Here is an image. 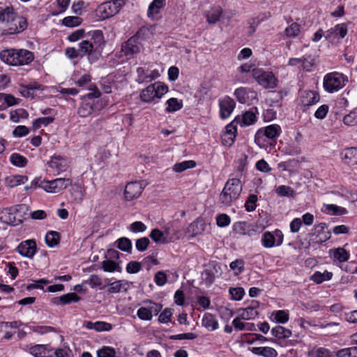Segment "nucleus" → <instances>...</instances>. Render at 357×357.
<instances>
[{
  "label": "nucleus",
  "instance_id": "1",
  "mask_svg": "<svg viewBox=\"0 0 357 357\" xmlns=\"http://www.w3.org/2000/svg\"><path fill=\"white\" fill-rule=\"evenodd\" d=\"M104 44L102 31H93L90 40H83L79 44L81 57L87 56L90 63L96 61L100 56Z\"/></svg>",
  "mask_w": 357,
  "mask_h": 357
},
{
  "label": "nucleus",
  "instance_id": "2",
  "mask_svg": "<svg viewBox=\"0 0 357 357\" xmlns=\"http://www.w3.org/2000/svg\"><path fill=\"white\" fill-rule=\"evenodd\" d=\"M242 190V185L240 179H229L225 184L223 190L220 195V200L222 204L229 206L234 201L238 199Z\"/></svg>",
  "mask_w": 357,
  "mask_h": 357
},
{
  "label": "nucleus",
  "instance_id": "3",
  "mask_svg": "<svg viewBox=\"0 0 357 357\" xmlns=\"http://www.w3.org/2000/svg\"><path fill=\"white\" fill-rule=\"evenodd\" d=\"M168 91V86L160 82H155L143 89L140 93V98L143 102H151L155 99H160Z\"/></svg>",
  "mask_w": 357,
  "mask_h": 357
},
{
  "label": "nucleus",
  "instance_id": "4",
  "mask_svg": "<svg viewBox=\"0 0 357 357\" xmlns=\"http://www.w3.org/2000/svg\"><path fill=\"white\" fill-rule=\"evenodd\" d=\"M125 4L124 0H110L99 5L97 12L100 14V17L107 19L119 13Z\"/></svg>",
  "mask_w": 357,
  "mask_h": 357
},
{
  "label": "nucleus",
  "instance_id": "5",
  "mask_svg": "<svg viewBox=\"0 0 357 357\" xmlns=\"http://www.w3.org/2000/svg\"><path fill=\"white\" fill-rule=\"evenodd\" d=\"M252 77L257 83L265 89H274L277 86L278 79L271 71L262 68L252 70Z\"/></svg>",
  "mask_w": 357,
  "mask_h": 357
},
{
  "label": "nucleus",
  "instance_id": "6",
  "mask_svg": "<svg viewBox=\"0 0 357 357\" xmlns=\"http://www.w3.org/2000/svg\"><path fill=\"white\" fill-rule=\"evenodd\" d=\"M344 76L338 73H331L325 75L324 87L328 92L337 91L345 85Z\"/></svg>",
  "mask_w": 357,
  "mask_h": 357
},
{
  "label": "nucleus",
  "instance_id": "7",
  "mask_svg": "<svg viewBox=\"0 0 357 357\" xmlns=\"http://www.w3.org/2000/svg\"><path fill=\"white\" fill-rule=\"evenodd\" d=\"M71 183L72 181L70 178H59L52 181H41L40 186L47 192L58 193Z\"/></svg>",
  "mask_w": 357,
  "mask_h": 357
},
{
  "label": "nucleus",
  "instance_id": "8",
  "mask_svg": "<svg viewBox=\"0 0 357 357\" xmlns=\"http://www.w3.org/2000/svg\"><path fill=\"white\" fill-rule=\"evenodd\" d=\"M283 234L279 229H275L273 232L265 231L261 237V243L266 248L280 246L283 242Z\"/></svg>",
  "mask_w": 357,
  "mask_h": 357
},
{
  "label": "nucleus",
  "instance_id": "9",
  "mask_svg": "<svg viewBox=\"0 0 357 357\" xmlns=\"http://www.w3.org/2000/svg\"><path fill=\"white\" fill-rule=\"evenodd\" d=\"M141 45L138 42V36H133L121 45V52L129 58L133 57L140 52Z\"/></svg>",
  "mask_w": 357,
  "mask_h": 357
},
{
  "label": "nucleus",
  "instance_id": "10",
  "mask_svg": "<svg viewBox=\"0 0 357 357\" xmlns=\"http://www.w3.org/2000/svg\"><path fill=\"white\" fill-rule=\"evenodd\" d=\"M280 132L281 128L280 126L277 124H273L266 126L264 130H258L255 135V141L258 145L260 146L261 139L264 136H266L270 139H275L280 135Z\"/></svg>",
  "mask_w": 357,
  "mask_h": 357
},
{
  "label": "nucleus",
  "instance_id": "11",
  "mask_svg": "<svg viewBox=\"0 0 357 357\" xmlns=\"http://www.w3.org/2000/svg\"><path fill=\"white\" fill-rule=\"evenodd\" d=\"M27 20L23 16L18 15L15 12L11 21L9 22L8 29L10 33H20L27 28Z\"/></svg>",
  "mask_w": 357,
  "mask_h": 357
},
{
  "label": "nucleus",
  "instance_id": "12",
  "mask_svg": "<svg viewBox=\"0 0 357 357\" xmlns=\"http://www.w3.org/2000/svg\"><path fill=\"white\" fill-rule=\"evenodd\" d=\"M17 250L21 255L32 259L37 251L36 243L34 240H26L17 246Z\"/></svg>",
  "mask_w": 357,
  "mask_h": 357
},
{
  "label": "nucleus",
  "instance_id": "13",
  "mask_svg": "<svg viewBox=\"0 0 357 357\" xmlns=\"http://www.w3.org/2000/svg\"><path fill=\"white\" fill-rule=\"evenodd\" d=\"M142 185L137 182L128 183L125 188L124 195L127 201H132L134 199L139 197L142 192Z\"/></svg>",
  "mask_w": 357,
  "mask_h": 357
},
{
  "label": "nucleus",
  "instance_id": "14",
  "mask_svg": "<svg viewBox=\"0 0 357 357\" xmlns=\"http://www.w3.org/2000/svg\"><path fill=\"white\" fill-rule=\"evenodd\" d=\"M48 166L56 170L58 174L65 172L69 167V161L61 155H54L47 162Z\"/></svg>",
  "mask_w": 357,
  "mask_h": 357
},
{
  "label": "nucleus",
  "instance_id": "15",
  "mask_svg": "<svg viewBox=\"0 0 357 357\" xmlns=\"http://www.w3.org/2000/svg\"><path fill=\"white\" fill-rule=\"evenodd\" d=\"M234 96L241 103H248L250 99H256L257 93L255 91L245 87H240L235 90Z\"/></svg>",
  "mask_w": 357,
  "mask_h": 357
},
{
  "label": "nucleus",
  "instance_id": "16",
  "mask_svg": "<svg viewBox=\"0 0 357 357\" xmlns=\"http://www.w3.org/2000/svg\"><path fill=\"white\" fill-rule=\"evenodd\" d=\"M34 59L33 54L26 50H16L15 66H23L30 63Z\"/></svg>",
  "mask_w": 357,
  "mask_h": 357
},
{
  "label": "nucleus",
  "instance_id": "17",
  "mask_svg": "<svg viewBox=\"0 0 357 357\" xmlns=\"http://www.w3.org/2000/svg\"><path fill=\"white\" fill-rule=\"evenodd\" d=\"M219 105L220 108V116L222 119H226L233 112L236 103L233 99L229 97H225L222 100H220L219 102Z\"/></svg>",
  "mask_w": 357,
  "mask_h": 357
},
{
  "label": "nucleus",
  "instance_id": "18",
  "mask_svg": "<svg viewBox=\"0 0 357 357\" xmlns=\"http://www.w3.org/2000/svg\"><path fill=\"white\" fill-rule=\"evenodd\" d=\"M109 288L107 292L109 294H117L120 292L126 293L130 289V283L126 280H116L113 282H108Z\"/></svg>",
  "mask_w": 357,
  "mask_h": 357
},
{
  "label": "nucleus",
  "instance_id": "19",
  "mask_svg": "<svg viewBox=\"0 0 357 357\" xmlns=\"http://www.w3.org/2000/svg\"><path fill=\"white\" fill-rule=\"evenodd\" d=\"M15 9L13 6H6L0 2V22L5 23L8 27L9 22L15 16Z\"/></svg>",
  "mask_w": 357,
  "mask_h": 357
},
{
  "label": "nucleus",
  "instance_id": "20",
  "mask_svg": "<svg viewBox=\"0 0 357 357\" xmlns=\"http://www.w3.org/2000/svg\"><path fill=\"white\" fill-rule=\"evenodd\" d=\"M319 100V95L313 91H305L301 98V103L305 107H308L317 103Z\"/></svg>",
  "mask_w": 357,
  "mask_h": 357
},
{
  "label": "nucleus",
  "instance_id": "21",
  "mask_svg": "<svg viewBox=\"0 0 357 357\" xmlns=\"http://www.w3.org/2000/svg\"><path fill=\"white\" fill-rule=\"evenodd\" d=\"M15 211L16 209L13 207L3 208L0 212V221L7 225L14 224L15 222Z\"/></svg>",
  "mask_w": 357,
  "mask_h": 357
},
{
  "label": "nucleus",
  "instance_id": "22",
  "mask_svg": "<svg viewBox=\"0 0 357 357\" xmlns=\"http://www.w3.org/2000/svg\"><path fill=\"white\" fill-rule=\"evenodd\" d=\"M28 181V177L23 175H10L5 178V185L9 188H14L21 184L25 183Z\"/></svg>",
  "mask_w": 357,
  "mask_h": 357
},
{
  "label": "nucleus",
  "instance_id": "23",
  "mask_svg": "<svg viewBox=\"0 0 357 357\" xmlns=\"http://www.w3.org/2000/svg\"><path fill=\"white\" fill-rule=\"evenodd\" d=\"M250 351L252 354L263 357H276L278 355L277 351L269 347H252L250 349Z\"/></svg>",
  "mask_w": 357,
  "mask_h": 357
},
{
  "label": "nucleus",
  "instance_id": "24",
  "mask_svg": "<svg viewBox=\"0 0 357 357\" xmlns=\"http://www.w3.org/2000/svg\"><path fill=\"white\" fill-rule=\"evenodd\" d=\"M217 273L216 265L208 266L202 273V280L207 285H210L214 282Z\"/></svg>",
  "mask_w": 357,
  "mask_h": 357
},
{
  "label": "nucleus",
  "instance_id": "25",
  "mask_svg": "<svg viewBox=\"0 0 357 357\" xmlns=\"http://www.w3.org/2000/svg\"><path fill=\"white\" fill-rule=\"evenodd\" d=\"M343 160L349 165H357V148L347 149L343 155Z\"/></svg>",
  "mask_w": 357,
  "mask_h": 357
},
{
  "label": "nucleus",
  "instance_id": "26",
  "mask_svg": "<svg viewBox=\"0 0 357 357\" xmlns=\"http://www.w3.org/2000/svg\"><path fill=\"white\" fill-rule=\"evenodd\" d=\"M15 49L3 50L0 52L1 60L8 65L15 66Z\"/></svg>",
  "mask_w": 357,
  "mask_h": 357
},
{
  "label": "nucleus",
  "instance_id": "27",
  "mask_svg": "<svg viewBox=\"0 0 357 357\" xmlns=\"http://www.w3.org/2000/svg\"><path fill=\"white\" fill-rule=\"evenodd\" d=\"M202 325L211 331H215L218 328V320L214 315L210 313H206L204 315Z\"/></svg>",
  "mask_w": 357,
  "mask_h": 357
},
{
  "label": "nucleus",
  "instance_id": "28",
  "mask_svg": "<svg viewBox=\"0 0 357 357\" xmlns=\"http://www.w3.org/2000/svg\"><path fill=\"white\" fill-rule=\"evenodd\" d=\"M169 234L168 231L163 232L159 229H153L149 235L151 239L156 243L166 244L168 243L167 236Z\"/></svg>",
  "mask_w": 357,
  "mask_h": 357
},
{
  "label": "nucleus",
  "instance_id": "29",
  "mask_svg": "<svg viewBox=\"0 0 357 357\" xmlns=\"http://www.w3.org/2000/svg\"><path fill=\"white\" fill-rule=\"evenodd\" d=\"M166 0H153L149 6L148 16L153 17L160 13V9L165 6Z\"/></svg>",
  "mask_w": 357,
  "mask_h": 357
},
{
  "label": "nucleus",
  "instance_id": "30",
  "mask_svg": "<svg viewBox=\"0 0 357 357\" xmlns=\"http://www.w3.org/2000/svg\"><path fill=\"white\" fill-rule=\"evenodd\" d=\"M257 107H252L250 110L245 112L243 115L241 123L243 125L249 126L255 123L257 120Z\"/></svg>",
  "mask_w": 357,
  "mask_h": 357
},
{
  "label": "nucleus",
  "instance_id": "31",
  "mask_svg": "<svg viewBox=\"0 0 357 357\" xmlns=\"http://www.w3.org/2000/svg\"><path fill=\"white\" fill-rule=\"evenodd\" d=\"M204 226L202 220L197 219L189 225L188 230L192 236H197L204 230Z\"/></svg>",
  "mask_w": 357,
  "mask_h": 357
},
{
  "label": "nucleus",
  "instance_id": "32",
  "mask_svg": "<svg viewBox=\"0 0 357 357\" xmlns=\"http://www.w3.org/2000/svg\"><path fill=\"white\" fill-rule=\"evenodd\" d=\"M271 333L275 337L286 339L291 335V331L281 326H277L272 328Z\"/></svg>",
  "mask_w": 357,
  "mask_h": 357
},
{
  "label": "nucleus",
  "instance_id": "33",
  "mask_svg": "<svg viewBox=\"0 0 357 357\" xmlns=\"http://www.w3.org/2000/svg\"><path fill=\"white\" fill-rule=\"evenodd\" d=\"M60 241V234L59 232L55 231H50L47 233L45 236V242L47 245L53 248L57 245Z\"/></svg>",
  "mask_w": 357,
  "mask_h": 357
},
{
  "label": "nucleus",
  "instance_id": "34",
  "mask_svg": "<svg viewBox=\"0 0 357 357\" xmlns=\"http://www.w3.org/2000/svg\"><path fill=\"white\" fill-rule=\"evenodd\" d=\"M167 107L165 109L167 112H174L183 107L182 100H178L177 98H171L167 101Z\"/></svg>",
  "mask_w": 357,
  "mask_h": 357
},
{
  "label": "nucleus",
  "instance_id": "35",
  "mask_svg": "<svg viewBox=\"0 0 357 357\" xmlns=\"http://www.w3.org/2000/svg\"><path fill=\"white\" fill-rule=\"evenodd\" d=\"M222 13V10L219 6L212 8L206 15L208 22L210 24L217 22L220 20Z\"/></svg>",
  "mask_w": 357,
  "mask_h": 357
},
{
  "label": "nucleus",
  "instance_id": "36",
  "mask_svg": "<svg viewBox=\"0 0 357 357\" xmlns=\"http://www.w3.org/2000/svg\"><path fill=\"white\" fill-rule=\"evenodd\" d=\"M116 243L117 244L116 247L126 252L131 253L132 251V242L131 241L126 237H121L119 238Z\"/></svg>",
  "mask_w": 357,
  "mask_h": 357
},
{
  "label": "nucleus",
  "instance_id": "37",
  "mask_svg": "<svg viewBox=\"0 0 357 357\" xmlns=\"http://www.w3.org/2000/svg\"><path fill=\"white\" fill-rule=\"evenodd\" d=\"M238 312H241L240 318L244 320L252 319L259 314L258 311H254L253 307L250 308L249 306L239 309Z\"/></svg>",
  "mask_w": 357,
  "mask_h": 357
},
{
  "label": "nucleus",
  "instance_id": "38",
  "mask_svg": "<svg viewBox=\"0 0 357 357\" xmlns=\"http://www.w3.org/2000/svg\"><path fill=\"white\" fill-rule=\"evenodd\" d=\"M93 110V104L91 102H84L78 107L77 114L81 117H86L89 116Z\"/></svg>",
  "mask_w": 357,
  "mask_h": 357
},
{
  "label": "nucleus",
  "instance_id": "39",
  "mask_svg": "<svg viewBox=\"0 0 357 357\" xmlns=\"http://www.w3.org/2000/svg\"><path fill=\"white\" fill-rule=\"evenodd\" d=\"M102 268L105 272H114L115 271L120 272L121 271L119 264L110 259H106L102 262Z\"/></svg>",
  "mask_w": 357,
  "mask_h": 357
},
{
  "label": "nucleus",
  "instance_id": "40",
  "mask_svg": "<svg viewBox=\"0 0 357 357\" xmlns=\"http://www.w3.org/2000/svg\"><path fill=\"white\" fill-rule=\"evenodd\" d=\"M195 165L196 162L194 160H185L176 163L173 167V170L176 172H182L188 169L195 167Z\"/></svg>",
  "mask_w": 357,
  "mask_h": 357
},
{
  "label": "nucleus",
  "instance_id": "41",
  "mask_svg": "<svg viewBox=\"0 0 357 357\" xmlns=\"http://www.w3.org/2000/svg\"><path fill=\"white\" fill-rule=\"evenodd\" d=\"M10 162L17 167H23L27 164V159L20 153H13L10 158Z\"/></svg>",
  "mask_w": 357,
  "mask_h": 357
},
{
  "label": "nucleus",
  "instance_id": "42",
  "mask_svg": "<svg viewBox=\"0 0 357 357\" xmlns=\"http://www.w3.org/2000/svg\"><path fill=\"white\" fill-rule=\"evenodd\" d=\"M81 300V298L75 293H68L61 296L60 304L65 305L71 303H77Z\"/></svg>",
  "mask_w": 357,
  "mask_h": 357
},
{
  "label": "nucleus",
  "instance_id": "43",
  "mask_svg": "<svg viewBox=\"0 0 357 357\" xmlns=\"http://www.w3.org/2000/svg\"><path fill=\"white\" fill-rule=\"evenodd\" d=\"M116 349L109 346H103L97 351L98 357H116Z\"/></svg>",
  "mask_w": 357,
  "mask_h": 357
},
{
  "label": "nucleus",
  "instance_id": "44",
  "mask_svg": "<svg viewBox=\"0 0 357 357\" xmlns=\"http://www.w3.org/2000/svg\"><path fill=\"white\" fill-rule=\"evenodd\" d=\"M333 256L334 258H335L340 262L347 261L349 257L348 252L345 249L342 248L335 249L333 251Z\"/></svg>",
  "mask_w": 357,
  "mask_h": 357
},
{
  "label": "nucleus",
  "instance_id": "45",
  "mask_svg": "<svg viewBox=\"0 0 357 357\" xmlns=\"http://www.w3.org/2000/svg\"><path fill=\"white\" fill-rule=\"evenodd\" d=\"M276 192L278 195L282 197H294L296 194L295 191L287 185H280L276 189Z\"/></svg>",
  "mask_w": 357,
  "mask_h": 357
},
{
  "label": "nucleus",
  "instance_id": "46",
  "mask_svg": "<svg viewBox=\"0 0 357 357\" xmlns=\"http://www.w3.org/2000/svg\"><path fill=\"white\" fill-rule=\"evenodd\" d=\"M54 121V118L52 116L42 117L36 119L33 122V127L34 129H38L42 125L47 126Z\"/></svg>",
  "mask_w": 357,
  "mask_h": 357
},
{
  "label": "nucleus",
  "instance_id": "47",
  "mask_svg": "<svg viewBox=\"0 0 357 357\" xmlns=\"http://www.w3.org/2000/svg\"><path fill=\"white\" fill-rule=\"evenodd\" d=\"M301 67L303 70L310 71L312 68L314 66V59L311 56H304L302 57Z\"/></svg>",
  "mask_w": 357,
  "mask_h": 357
},
{
  "label": "nucleus",
  "instance_id": "48",
  "mask_svg": "<svg viewBox=\"0 0 357 357\" xmlns=\"http://www.w3.org/2000/svg\"><path fill=\"white\" fill-rule=\"evenodd\" d=\"M257 201V196L256 195H250L248 200L245 204V210L248 212H251L256 208V202Z\"/></svg>",
  "mask_w": 357,
  "mask_h": 357
},
{
  "label": "nucleus",
  "instance_id": "49",
  "mask_svg": "<svg viewBox=\"0 0 357 357\" xmlns=\"http://www.w3.org/2000/svg\"><path fill=\"white\" fill-rule=\"evenodd\" d=\"M82 20L79 17L69 16L63 20V24L66 26H75L81 24Z\"/></svg>",
  "mask_w": 357,
  "mask_h": 357
},
{
  "label": "nucleus",
  "instance_id": "50",
  "mask_svg": "<svg viewBox=\"0 0 357 357\" xmlns=\"http://www.w3.org/2000/svg\"><path fill=\"white\" fill-rule=\"evenodd\" d=\"M89 284L92 288L99 287L103 289L105 286L102 285V280L98 275H91L89 279Z\"/></svg>",
  "mask_w": 357,
  "mask_h": 357
},
{
  "label": "nucleus",
  "instance_id": "51",
  "mask_svg": "<svg viewBox=\"0 0 357 357\" xmlns=\"http://www.w3.org/2000/svg\"><path fill=\"white\" fill-rule=\"evenodd\" d=\"M0 100H3L8 107L16 105L19 103L18 100L11 94L0 93Z\"/></svg>",
  "mask_w": 357,
  "mask_h": 357
},
{
  "label": "nucleus",
  "instance_id": "52",
  "mask_svg": "<svg viewBox=\"0 0 357 357\" xmlns=\"http://www.w3.org/2000/svg\"><path fill=\"white\" fill-rule=\"evenodd\" d=\"M45 351L46 347L44 344H36L30 348V353L35 357H42Z\"/></svg>",
  "mask_w": 357,
  "mask_h": 357
},
{
  "label": "nucleus",
  "instance_id": "53",
  "mask_svg": "<svg viewBox=\"0 0 357 357\" xmlns=\"http://www.w3.org/2000/svg\"><path fill=\"white\" fill-rule=\"evenodd\" d=\"M247 230V224L245 222H237L233 225V231L236 234L244 235Z\"/></svg>",
  "mask_w": 357,
  "mask_h": 357
},
{
  "label": "nucleus",
  "instance_id": "54",
  "mask_svg": "<svg viewBox=\"0 0 357 357\" xmlns=\"http://www.w3.org/2000/svg\"><path fill=\"white\" fill-rule=\"evenodd\" d=\"M150 244V241L147 237H143L137 239L135 243L136 248L139 252H144Z\"/></svg>",
  "mask_w": 357,
  "mask_h": 357
},
{
  "label": "nucleus",
  "instance_id": "55",
  "mask_svg": "<svg viewBox=\"0 0 357 357\" xmlns=\"http://www.w3.org/2000/svg\"><path fill=\"white\" fill-rule=\"evenodd\" d=\"M229 294H231L232 299L240 301L242 299L245 291L242 287H231L229 289Z\"/></svg>",
  "mask_w": 357,
  "mask_h": 357
},
{
  "label": "nucleus",
  "instance_id": "56",
  "mask_svg": "<svg viewBox=\"0 0 357 357\" xmlns=\"http://www.w3.org/2000/svg\"><path fill=\"white\" fill-rule=\"evenodd\" d=\"M285 32L288 37H296L300 33V26L297 23H292L286 28Z\"/></svg>",
  "mask_w": 357,
  "mask_h": 357
},
{
  "label": "nucleus",
  "instance_id": "57",
  "mask_svg": "<svg viewBox=\"0 0 357 357\" xmlns=\"http://www.w3.org/2000/svg\"><path fill=\"white\" fill-rule=\"evenodd\" d=\"M137 316L142 320L149 321L152 319V315L147 307H142L137 310Z\"/></svg>",
  "mask_w": 357,
  "mask_h": 357
},
{
  "label": "nucleus",
  "instance_id": "58",
  "mask_svg": "<svg viewBox=\"0 0 357 357\" xmlns=\"http://www.w3.org/2000/svg\"><path fill=\"white\" fill-rule=\"evenodd\" d=\"M275 319L277 322L284 324L289 320V314L284 310H278L273 312Z\"/></svg>",
  "mask_w": 357,
  "mask_h": 357
},
{
  "label": "nucleus",
  "instance_id": "59",
  "mask_svg": "<svg viewBox=\"0 0 357 357\" xmlns=\"http://www.w3.org/2000/svg\"><path fill=\"white\" fill-rule=\"evenodd\" d=\"M128 229L134 233L144 232L146 229V226L142 222L136 221L132 223Z\"/></svg>",
  "mask_w": 357,
  "mask_h": 357
},
{
  "label": "nucleus",
  "instance_id": "60",
  "mask_svg": "<svg viewBox=\"0 0 357 357\" xmlns=\"http://www.w3.org/2000/svg\"><path fill=\"white\" fill-rule=\"evenodd\" d=\"M231 222V219L227 214H220L216 218V223L220 227L228 226Z\"/></svg>",
  "mask_w": 357,
  "mask_h": 357
},
{
  "label": "nucleus",
  "instance_id": "61",
  "mask_svg": "<svg viewBox=\"0 0 357 357\" xmlns=\"http://www.w3.org/2000/svg\"><path fill=\"white\" fill-rule=\"evenodd\" d=\"M142 269V265L136 261H130L126 266V271L129 273H137Z\"/></svg>",
  "mask_w": 357,
  "mask_h": 357
},
{
  "label": "nucleus",
  "instance_id": "62",
  "mask_svg": "<svg viewBox=\"0 0 357 357\" xmlns=\"http://www.w3.org/2000/svg\"><path fill=\"white\" fill-rule=\"evenodd\" d=\"M343 122L345 125L353 126L357 123V114L354 112H351L343 118Z\"/></svg>",
  "mask_w": 357,
  "mask_h": 357
},
{
  "label": "nucleus",
  "instance_id": "63",
  "mask_svg": "<svg viewBox=\"0 0 357 357\" xmlns=\"http://www.w3.org/2000/svg\"><path fill=\"white\" fill-rule=\"evenodd\" d=\"M172 316V309L165 308L160 314L158 321L160 323H168L169 321H170Z\"/></svg>",
  "mask_w": 357,
  "mask_h": 357
},
{
  "label": "nucleus",
  "instance_id": "64",
  "mask_svg": "<svg viewBox=\"0 0 357 357\" xmlns=\"http://www.w3.org/2000/svg\"><path fill=\"white\" fill-rule=\"evenodd\" d=\"M312 355L314 357H331V352L325 348H318L312 352Z\"/></svg>",
  "mask_w": 357,
  "mask_h": 357
}]
</instances>
